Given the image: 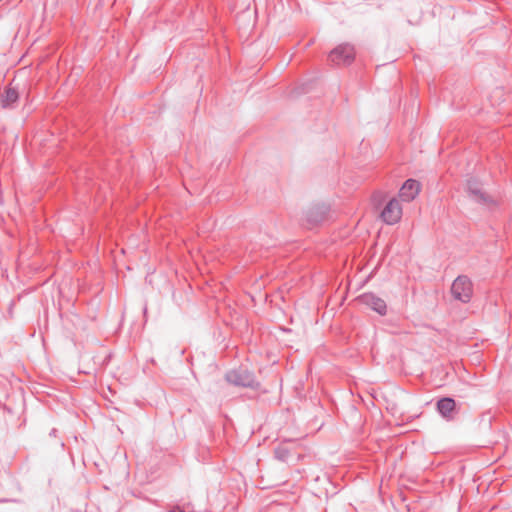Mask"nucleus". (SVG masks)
Masks as SVG:
<instances>
[{
  "mask_svg": "<svg viewBox=\"0 0 512 512\" xmlns=\"http://www.w3.org/2000/svg\"><path fill=\"white\" fill-rule=\"evenodd\" d=\"M360 301L380 315H385L387 312L386 302L373 293H364L360 296Z\"/></svg>",
  "mask_w": 512,
  "mask_h": 512,
  "instance_id": "obj_6",
  "label": "nucleus"
},
{
  "mask_svg": "<svg viewBox=\"0 0 512 512\" xmlns=\"http://www.w3.org/2000/svg\"><path fill=\"white\" fill-rule=\"evenodd\" d=\"M328 208L324 204L314 205L305 212V219L310 225L321 223L327 214Z\"/></svg>",
  "mask_w": 512,
  "mask_h": 512,
  "instance_id": "obj_9",
  "label": "nucleus"
},
{
  "mask_svg": "<svg viewBox=\"0 0 512 512\" xmlns=\"http://www.w3.org/2000/svg\"><path fill=\"white\" fill-rule=\"evenodd\" d=\"M402 217V207L396 198L388 201L381 212L382 220L388 224L393 225L400 221Z\"/></svg>",
  "mask_w": 512,
  "mask_h": 512,
  "instance_id": "obj_5",
  "label": "nucleus"
},
{
  "mask_svg": "<svg viewBox=\"0 0 512 512\" xmlns=\"http://www.w3.org/2000/svg\"><path fill=\"white\" fill-rule=\"evenodd\" d=\"M420 192V183L414 179H408L404 182L399 191V197L402 201L411 202Z\"/></svg>",
  "mask_w": 512,
  "mask_h": 512,
  "instance_id": "obj_7",
  "label": "nucleus"
},
{
  "mask_svg": "<svg viewBox=\"0 0 512 512\" xmlns=\"http://www.w3.org/2000/svg\"><path fill=\"white\" fill-rule=\"evenodd\" d=\"M355 49L350 44H341L329 54V60L335 65H349L354 61Z\"/></svg>",
  "mask_w": 512,
  "mask_h": 512,
  "instance_id": "obj_3",
  "label": "nucleus"
},
{
  "mask_svg": "<svg viewBox=\"0 0 512 512\" xmlns=\"http://www.w3.org/2000/svg\"><path fill=\"white\" fill-rule=\"evenodd\" d=\"M467 191L469 196L477 203L489 207L496 205V201L482 190L481 184L475 179H469L467 181Z\"/></svg>",
  "mask_w": 512,
  "mask_h": 512,
  "instance_id": "obj_4",
  "label": "nucleus"
},
{
  "mask_svg": "<svg viewBox=\"0 0 512 512\" xmlns=\"http://www.w3.org/2000/svg\"><path fill=\"white\" fill-rule=\"evenodd\" d=\"M225 379L228 383L238 387L252 389L260 387V383L256 380L255 375L242 367L228 371L225 374Z\"/></svg>",
  "mask_w": 512,
  "mask_h": 512,
  "instance_id": "obj_1",
  "label": "nucleus"
},
{
  "mask_svg": "<svg viewBox=\"0 0 512 512\" xmlns=\"http://www.w3.org/2000/svg\"><path fill=\"white\" fill-rule=\"evenodd\" d=\"M275 457L280 461H287L290 451L286 445H279L274 450Z\"/></svg>",
  "mask_w": 512,
  "mask_h": 512,
  "instance_id": "obj_11",
  "label": "nucleus"
},
{
  "mask_svg": "<svg viewBox=\"0 0 512 512\" xmlns=\"http://www.w3.org/2000/svg\"><path fill=\"white\" fill-rule=\"evenodd\" d=\"M56 432L57 430L55 428H53L51 431H50V436H56Z\"/></svg>",
  "mask_w": 512,
  "mask_h": 512,
  "instance_id": "obj_12",
  "label": "nucleus"
},
{
  "mask_svg": "<svg viewBox=\"0 0 512 512\" xmlns=\"http://www.w3.org/2000/svg\"><path fill=\"white\" fill-rule=\"evenodd\" d=\"M451 294L462 303L470 302L473 296V283L470 278L466 275L458 276L452 283Z\"/></svg>",
  "mask_w": 512,
  "mask_h": 512,
  "instance_id": "obj_2",
  "label": "nucleus"
},
{
  "mask_svg": "<svg viewBox=\"0 0 512 512\" xmlns=\"http://www.w3.org/2000/svg\"><path fill=\"white\" fill-rule=\"evenodd\" d=\"M19 94L15 88H7L0 99V104L2 108H12L14 104L18 101Z\"/></svg>",
  "mask_w": 512,
  "mask_h": 512,
  "instance_id": "obj_10",
  "label": "nucleus"
},
{
  "mask_svg": "<svg viewBox=\"0 0 512 512\" xmlns=\"http://www.w3.org/2000/svg\"><path fill=\"white\" fill-rule=\"evenodd\" d=\"M437 411L446 420H453L457 414L455 400L450 397L441 398L437 402Z\"/></svg>",
  "mask_w": 512,
  "mask_h": 512,
  "instance_id": "obj_8",
  "label": "nucleus"
},
{
  "mask_svg": "<svg viewBox=\"0 0 512 512\" xmlns=\"http://www.w3.org/2000/svg\"><path fill=\"white\" fill-rule=\"evenodd\" d=\"M168 512H184V511L183 510H178V511L171 510V511H168Z\"/></svg>",
  "mask_w": 512,
  "mask_h": 512,
  "instance_id": "obj_13",
  "label": "nucleus"
}]
</instances>
